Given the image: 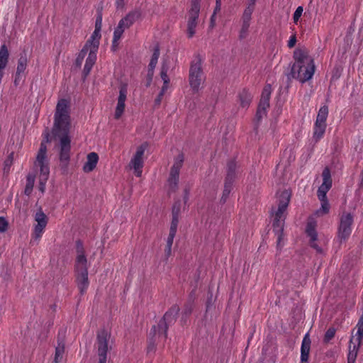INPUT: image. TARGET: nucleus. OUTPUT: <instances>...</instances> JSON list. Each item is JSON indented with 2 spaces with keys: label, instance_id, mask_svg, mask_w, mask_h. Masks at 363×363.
I'll return each mask as SVG.
<instances>
[{
  "label": "nucleus",
  "instance_id": "obj_1",
  "mask_svg": "<svg viewBox=\"0 0 363 363\" xmlns=\"http://www.w3.org/2000/svg\"><path fill=\"white\" fill-rule=\"evenodd\" d=\"M70 101L66 99H59L54 114L53 133L60 138V160L67 165L70 160L71 140Z\"/></svg>",
  "mask_w": 363,
  "mask_h": 363
},
{
  "label": "nucleus",
  "instance_id": "obj_2",
  "mask_svg": "<svg viewBox=\"0 0 363 363\" xmlns=\"http://www.w3.org/2000/svg\"><path fill=\"white\" fill-rule=\"evenodd\" d=\"M293 59L294 62L291 67L289 76L301 83L310 80L314 74L315 65L307 49L296 48L294 51Z\"/></svg>",
  "mask_w": 363,
  "mask_h": 363
},
{
  "label": "nucleus",
  "instance_id": "obj_3",
  "mask_svg": "<svg viewBox=\"0 0 363 363\" xmlns=\"http://www.w3.org/2000/svg\"><path fill=\"white\" fill-rule=\"evenodd\" d=\"M291 194L289 191L284 190L279 194L278 208L275 211L273 220V230L277 236V247L281 246L284 221L286 218L285 211L289 206Z\"/></svg>",
  "mask_w": 363,
  "mask_h": 363
},
{
  "label": "nucleus",
  "instance_id": "obj_4",
  "mask_svg": "<svg viewBox=\"0 0 363 363\" xmlns=\"http://www.w3.org/2000/svg\"><path fill=\"white\" fill-rule=\"evenodd\" d=\"M75 272L78 288L80 293L84 294L86 291L89 282L88 279L87 259L84 253L83 245L80 241L77 242Z\"/></svg>",
  "mask_w": 363,
  "mask_h": 363
},
{
  "label": "nucleus",
  "instance_id": "obj_5",
  "mask_svg": "<svg viewBox=\"0 0 363 363\" xmlns=\"http://www.w3.org/2000/svg\"><path fill=\"white\" fill-rule=\"evenodd\" d=\"M34 165L37 169H39V189L43 193L50 174L49 161L47 157V146L45 142L40 143Z\"/></svg>",
  "mask_w": 363,
  "mask_h": 363
},
{
  "label": "nucleus",
  "instance_id": "obj_6",
  "mask_svg": "<svg viewBox=\"0 0 363 363\" xmlns=\"http://www.w3.org/2000/svg\"><path fill=\"white\" fill-rule=\"evenodd\" d=\"M101 38V30L99 28L95 29L91 34L90 38L86 41L84 45L89 48L90 54L86 57L84 65L83 74L86 77L90 73L94 65L96 60V54L99 45V40Z\"/></svg>",
  "mask_w": 363,
  "mask_h": 363
},
{
  "label": "nucleus",
  "instance_id": "obj_7",
  "mask_svg": "<svg viewBox=\"0 0 363 363\" xmlns=\"http://www.w3.org/2000/svg\"><path fill=\"white\" fill-rule=\"evenodd\" d=\"M178 311L179 308L177 306L167 311L158 325L152 327L150 335L153 334L155 337L158 336V338L165 340L167 336L168 325L176 320Z\"/></svg>",
  "mask_w": 363,
  "mask_h": 363
},
{
  "label": "nucleus",
  "instance_id": "obj_8",
  "mask_svg": "<svg viewBox=\"0 0 363 363\" xmlns=\"http://www.w3.org/2000/svg\"><path fill=\"white\" fill-rule=\"evenodd\" d=\"M205 76L201 67V60L196 58L191 62L189 69V82L190 87L194 92H198L203 88Z\"/></svg>",
  "mask_w": 363,
  "mask_h": 363
},
{
  "label": "nucleus",
  "instance_id": "obj_9",
  "mask_svg": "<svg viewBox=\"0 0 363 363\" xmlns=\"http://www.w3.org/2000/svg\"><path fill=\"white\" fill-rule=\"evenodd\" d=\"M140 16V12L138 11H133L128 13L124 18H123L118 23L117 27L115 28L113 32L112 48L115 50L118 45V41L121 39L125 30L130 28L133 23Z\"/></svg>",
  "mask_w": 363,
  "mask_h": 363
},
{
  "label": "nucleus",
  "instance_id": "obj_10",
  "mask_svg": "<svg viewBox=\"0 0 363 363\" xmlns=\"http://www.w3.org/2000/svg\"><path fill=\"white\" fill-rule=\"evenodd\" d=\"M304 233L310 246L318 249V211H315L306 220Z\"/></svg>",
  "mask_w": 363,
  "mask_h": 363
},
{
  "label": "nucleus",
  "instance_id": "obj_11",
  "mask_svg": "<svg viewBox=\"0 0 363 363\" xmlns=\"http://www.w3.org/2000/svg\"><path fill=\"white\" fill-rule=\"evenodd\" d=\"M200 1L201 0H191L187 20V36L189 38H191L196 33L200 12Z\"/></svg>",
  "mask_w": 363,
  "mask_h": 363
},
{
  "label": "nucleus",
  "instance_id": "obj_12",
  "mask_svg": "<svg viewBox=\"0 0 363 363\" xmlns=\"http://www.w3.org/2000/svg\"><path fill=\"white\" fill-rule=\"evenodd\" d=\"M111 334L105 330H100L97 335V349L99 362L106 363L107 352L110 346Z\"/></svg>",
  "mask_w": 363,
  "mask_h": 363
},
{
  "label": "nucleus",
  "instance_id": "obj_13",
  "mask_svg": "<svg viewBox=\"0 0 363 363\" xmlns=\"http://www.w3.org/2000/svg\"><path fill=\"white\" fill-rule=\"evenodd\" d=\"M147 147V143H144L138 147L136 152L131 158L128 165L130 169H133L134 174L138 177H140L142 175V169L144 164L143 157Z\"/></svg>",
  "mask_w": 363,
  "mask_h": 363
},
{
  "label": "nucleus",
  "instance_id": "obj_14",
  "mask_svg": "<svg viewBox=\"0 0 363 363\" xmlns=\"http://www.w3.org/2000/svg\"><path fill=\"white\" fill-rule=\"evenodd\" d=\"M184 155H179L174 160L173 166L171 168L168 184L172 190H175L179 182V171L183 165Z\"/></svg>",
  "mask_w": 363,
  "mask_h": 363
},
{
  "label": "nucleus",
  "instance_id": "obj_15",
  "mask_svg": "<svg viewBox=\"0 0 363 363\" xmlns=\"http://www.w3.org/2000/svg\"><path fill=\"white\" fill-rule=\"evenodd\" d=\"M34 218L36 224L34 225L32 236L33 239L38 240L42 237L48 224V217L43 211L40 209L35 213Z\"/></svg>",
  "mask_w": 363,
  "mask_h": 363
},
{
  "label": "nucleus",
  "instance_id": "obj_16",
  "mask_svg": "<svg viewBox=\"0 0 363 363\" xmlns=\"http://www.w3.org/2000/svg\"><path fill=\"white\" fill-rule=\"evenodd\" d=\"M352 223L353 216L351 213L343 214L341 216L338 228V238L341 241L345 240L350 235Z\"/></svg>",
  "mask_w": 363,
  "mask_h": 363
},
{
  "label": "nucleus",
  "instance_id": "obj_17",
  "mask_svg": "<svg viewBox=\"0 0 363 363\" xmlns=\"http://www.w3.org/2000/svg\"><path fill=\"white\" fill-rule=\"evenodd\" d=\"M118 89V96L114 113V117L116 119L120 118L125 111V102L128 95V84L126 83L121 84Z\"/></svg>",
  "mask_w": 363,
  "mask_h": 363
},
{
  "label": "nucleus",
  "instance_id": "obj_18",
  "mask_svg": "<svg viewBox=\"0 0 363 363\" xmlns=\"http://www.w3.org/2000/svg\"><path fill=\"white\" fill-rule=\"evenodd\" d=\"M271 89V85L267 84V86H264L262 91V96L256 114V116L259 120L261 119L263 116H266L267 114V109L269 106Z\"/></svg>",
  "mask_w": 363,
  "mask_h": 363
},
{
  "label": "nucleus",
  "instance_id": "obj_19",
  "mask_svg": "<svg viewBox=\"0 0 363 363\" xmlns=\"http://www.w3.org/2000/svg\"><path fill=\"white\" fill-rule=\"evenodd\" d=\"M254 9H255L252 8V6H247L244 10L242 16V24L240 31V38L241 39L245 38L247 35L248 29L250 25L251 17Z\"/></svg>",
  "mask_w": 363,
  "mask_h": 363
},
{
  "label": "nucleus",
  "instance_id": "obj_20",
  "mask_svg": "<svg viewBox=\"0 0 363 363\" xmlns=\"http://www.w3.org/2000/svg\"><path fill=\"white\" fill-rule=\"evenodd\" d=\"M236 164L234 161H230L228 164V173L225 183L223 199L227 197L230 194L233 179L235 177Z\"/></svg>",
  "mask_w": 363,
  "mask_h": 363
},
{
  "label": "nucleus",
  "instance_id": "obj_21",
  "mask_svg": "<svg viewBox=\"0 0 363 363\" xmlns=\"http://www.w3.org/2000/svg\"><path fill=\"white\" fill-rule=\"evenodd\" d=\"M323 182L319 186V194L327 193L332 187L333 180L331 177L330 169L328 167H325L321 174Z\"/></svg>",
  "mask_w": 363,
  "mask_h": 363
},
{
  "label": "nucleus",
  "instance_id": "obj_22",
  "mask_svg": "<svg viewBox=\"0 0 363 363\" xmlns=\"http://www.w3.org/2000/svg\"><path fill=\"white\" fill-rule=\"evenodd\" d=\"M311 339L309 334L306 333L302 340L301 347V362L300 363H308V359L309 357V352L311 349Z\"/></svg>",
  "mask_w": 363,
  "mask_h": 363
},
{
  "label": "nucleus",
  "instance_id": "obj_23",
  "mask_svg": "<svg viewBox=\"0 0 363 363\" xmlns=\"http://www.w3.org/2000/svg\"><path fill=\"white\" fill-rule=\"evenodd\" d=\"M311 339L309 334L306 333L302 340L301 347V362L300 363H308V359L309 357V352L311 349Z\"/></svg>",
  "mask_w": 363,
  "mask_h": 363
},
{
  "label": "nucleus",
  "instance_id": "obj_24",
  "mask_svg": "<svg viewBox=\"0 0 363 363\" xmlns=\"http://www.w3.org/2000/svg\"><path fill=\"white\" fill-rule=\"evenodd\" d=\"M98 161L99 156L96 152H92L89 153L86 157V161L83 165V171L84 172H92L96 167Z\"/></svg>",
  "mask_w": 363,
  "mask_h": 363
},
{
  "label": "nucleus",
  "instance_id": "obj_25",
  "mask_svg": "<svg viewBox=\"0 0 363 363\" xmlns=\"http://www.w3.org/2000/svg\"><path fill=\"white\" fill-rule=\"evenodd\" d=\"M328 114V108L323 106L319 109V138L323 136L326 129V118Z\"/></svg>",
  "mask_w": 363,
  "mask_h": 363
},
{
  "label": "nucleus",
  "instance_id": "obj_26",
  "mask_svg": "<svg viewBox=\"0 0 363 363\" xmlns=\"http://www.w3.org/2000/svg\"><path fill=\"white\" fill-rule=\"evenodd\" d=\"M160 57V48L158 45H156L154 48L152 55L151 57V60L149 64L148 69V76L150 77V80H152V77L153 75L154 69L157 64L158 58Z\"/></svg>",
  "mask_w": 363,
  "mask_h": 363
},
{
  "label": "nucleus",
  "instance_id": "obj_27",
  "mask_svg": "<svg viewBox=\"0 0 363 363\" xmlns=\"http://www.w3.org/2000/svg\"><path fill=\"white\" fill-rule=\"evenodd\" d=\"M319 200L321 204L319 208V216L328 214L330 212V205L327 197V193L319 194Z\"/></svg>",
  "mask_w": 363,
  "mask_h": 363
},
{
  "label": "nucleus",
  "instance_id": "obj_28",
  "mask_svg": "<svg viewBox=\"0 0 363 363\" xmlns=\"http://www.w3.org/2000/svg\"><path fill=\"white\" fill-rule=\"evenodd\" d=\"M28 65V58L26 54L21 55L18 60L16 75L21 76L24 74Z\"/></svg>",
  "mask_w": 363,
  "mask_h": 363
},
{
  "label": "nucleus",
  "instance_id": "obj_29",
  "mask_svg": "<svg viewBox=\"0 0 363 363\" xmlns=\"http://www.w3.org/2000/svg\"><path fill=\"white\" fill-rule=\"evenodd\" d=\"M65 352V343L64 340H59L57 345L55 347V354L54 361L55 363H59L62 361L63 354Z\"/></svg>",
  "mask_w": 363,
  "mask_h": 363
},
{
  "label": "nucleus",
  "instance_id": "obj_30",
  "mask_svg": "<svg viewBox=\"0 0 363 363\" xmlns=\"http://www.w3.org/2000/svg\"><path fill=\"white\" fill-rule=\"evenodd\" d=\"M179 211V206L177 207L176 205H174L173 208H172L173 217H172V223H171V226H170V229H169V232H171V233H177V225H178V222H179L178 221Z\"/></svg>",
  "mask_w": 363,
  "mask_h": 363
},
{
  "label": "nucleus",
  "instance_id": "obj_31",
  "mask_svg": "<svg viewBox=\"0 0 363 363\" xmlns=\"http://www.w3.org/2000/svg\"><path fill=\"white\" fill-rule=\"evenodd\" d=\"M87 53H88V55L90 54V49H89V48L84 45L83 47V48L81 50V51L79 52V54L76 58V60H75V65L77 67H81L83 60Z\"/></svg>",
  "mask_w": 363,
  "mask_h": 363
},
{
  "label": "nucleus",
  "instance_id": "obj_32",
  "mask_svg": "<svg viewBox=\"0 0 363 363\" xmlns=\"http://www.w3.org/2000/svg\"><path fill=\"white\" fill-rule=\"evenodd\" d=\"M357 331L356 333L357 337L355 340L359 341V345H361L362 340L363 339V311L357 324Z\"/></svg>",
  "mask_w": 363,
  "mask_h": 363
},
{
  "label": "nucleus",
  "instance_id": "obj_33",
  "mask_svg": "<svg viewBox=\"0 0 363 363\" xmlns=\"http://www.w3.org/2000/svg\"><path fill=\"white\" fill-rule=\"evenodd\" d=\"M357 344H354L353 347H352L351 345H350L349 348V353L347 356V359L351 361H356L358 350L361 345H359V341H356Z\"/></svg>",
  "mask_w": 363,
  "mask_h": 363
},
{
  "label": "nucleus",
  "instance_id": "obj_34",
  "mask_svg": "<svg viewBox=\"0 0 363 363\" xmlns=\"http://www.w3.org/2000/svg\"><path fill=\"white\" fill-rule=\"evenodd\" d=\"M239 97L240 104L242 107H247L250 104L252 99L250 94L245 90L240 94Z\"/></svg>",
  "mask_w": 363,
  "mask_h": 363
},
{
  "label": "nucleus",
  "instance_id": "obj_35",
  "mask_svg": "<svg viewBox=\"0 0 363 363\" xmlns=\"http://www.w3.org/2000/svg\"><path fill=\"white\" fill-rule=\"evenodd\" d=\"M35 182V176L33 174H28L27 177L26 186L25 188V194L30 195L32 192Z\"/></svg>",
  "mask_w": 363,
  "mask_h": 363
},
{
  "label": "nucleus",
  "instance_id": "obj_36",
  "mask_svg": "<svg viewBox=\"0 0 363 363\" xmlns=\"http://www.w3.org/2000/svg\"><path fill=\"white\" fill-rule=\"evenodd\" d=\"M336 330L334 328H330L325 333L323 341L325 343L330 342L331 339H333L335 335Z\"/></svg>",
  "mask_w": 363,
  "mask_h": 363
},
{
  "label": "nucleus",
  "instance_id": "obj_37",
  "mask_svg": "<svg viewBox=\"0 0 363 363\" xmlns=\"http://www.w3.org/2000/svg\"><path fill=\"white\" fill-rule=\"evenodd\" d=\"M168 67L165 65H162L161 68L160 76L164 84L169 82V78L167 75Z\"/></svg>",
  "mask_w": 363,
  "mask_h": 363
},
{
  "label": "nucleus",
  "instance_id": "obj_38",
  "mask_svg": "<svg viewBox=\"0 0 363 363\" xmlns=\"http://www.w3.org/2000/svg\"><path fill=\"white\" fill-rule=\"evenodd\" d=\"M342 68L340 66H336L333 70L332 80H337L342 74Z\"/></svg>",
  "mask_w": 363,
  "mask_h": 363
},
{
  "label": "nucleus",
  "instance_id": "obj_39",
  "mask_svg": "<svg viewBox=\"0 0 363 363\" xmlns=\"http://www.w3.org/2000/svg\"><path fill=\"white\" fill-rule=\"evenodd\" d=\"M303 7L302 6H298L295 12L294 13V16H293V19H294V23H297L300 18V17L302 15V13H303Z\"/></svg>",
  "mask_w": 363,
  "mask_h": 363
},
{
  "label": "nucleus",
  "instance_id": "obj_40",
  "mask_svg": "<svg viewBox=\"0 0 363 363\" xmlns=\"http://www.w3.org/2000/svg\"><path fill=\"white\" fill-rule=\"evenodd\" d=\"M8 228V222L7 220L3 218L0 217V232L4 233Z\"/></svg>",
  "mask_w": 363,
  "mask_h": 363
},
{
  "label": "nucleus",
  "instance_id": "obj_41",
  "mask_svg": "<svg viewBox=\"0 0 363 363\" xmlns=\"http://www.w3.org/2000/svg\"><path fill=\"white\" fill-rule=\"evenodd\" d=\"M296 43V35H293L290 37L289 41H288V47L289 48H292L294 47Z\"/></svg>",
  "mask_w": 363,
  "mask_h": 363
},
{
  "label": "nucleus",
  "instance_id": "obj_42",
  "mask_svg": "<svg viewBox=\"0 0 363 363\" xmlns=\"http://www.w3.org/2000/svg\"><path fill=\"white\" fill-rule=\"evenodd\" d=\"M175 235H176V233L169 232L167 240V245L172 246Z\"/></svg>",
  "mask_w": 363,
  "mask_h": 363
},
{
  "label": "nucleus",
  "instance_id": "obj_43",
  "mask_svg": "<svg viewBox=\"0 0 363 363\" xmlns=\"http://www.w3.org/2000/svg\"><path fill=\"white\" fill-rule=\"evenodd\" d=\"M221 9V0H216V6L214 8L213 12L217 13L220 11Z\"/></svg>",
  "mask_w": 363,
  "mask_h": 363
},
{
  "label": "nucleus",
  "instance_id": "obj_44",
  "mask_svg": "<svg viewBox=\"0 0 363 363\" xmlns=\"http://www.w3.org/2000/svg\"><path fill=\"white\" fill-rule=\"evenodd\" d=\"M101 23H102V18H101V16H99L96 20L95 29L99 28V30H101Z\"/></svg>",
  "mask_w": 363,
  "mask_h": 363
},
{
  "label": "nucleus",
  "instance_id": "obj_45",
  "mask_svg": "<svg viewBox=\"0 0 363 363\" xmlns=\"http://www.w3.org/2000/svg\"><path fill=\"white\" fill-rule=\"evenodd\" d=\"M169 82H167V84L163 83L161 91L160 92V95L164 96V93L167 91V90L169 89Z\"/></svg>",
  "mask_w": 363,
  "mask_h": 363
},
{
  "label": "nucleus",
  "instance_id": "obj_46",
  "mask_svg": "<svg viewBox=\"0 0 363 363\" xmlns=\"http://www.w3.org/2000/svg\"><path fill=\"white\" fill-rule=\"evenodd\" d=\"M217 13H215L214 12L213 13V14L211 15V18H210V27L212 28L215 26L216 25V16Z\"/></svg>",
  "mask_w": 363,
  "mask_h": 363
},
{
  "label": "nucleus",
  "instance_id": "obj_47",
  "mask_svg": "<svg viewBox=\"0 0 363 363\" xmlns=\"http://www.w3.org/2000/svg\"><path fill=\"white\" fill-rule=\"evenodd\" d=\"M317 133H318V116L316 117L315 120L314 121V133H313L314 138H315Z\"/></svg>",
  "mask_w": 363,
  "mask_h": 363
},
{
  "label": "nucleus",
  "instance_id": "obj_48",
  "mask_svg": "<svg viewBox=\"0 0 363 363\" xmlns=\"http://www.w3.org/2000/svg\"><path fill=\"white\" fill-rule=\"evenodd\" d=\"M164 251H165V254H166L167 257H169L171 255V252H172V246L166 245Z\"/></svg>",
  "mask_w": 363,
  "mask_h": 363
},
{
  "label": "nucleus",
  "instance_id": "obj_49",
  "mask_svg": "<svg viewBox=\"0 0 363 363\" xmlns=\"http://www.w3.org/2000/svg\"><path fill=\"white\" fill-rule=\"evenodd\" d=\"M116 4L118 9L123 8L124 6V1L123 0H116Z\"/></svg>",
  "mask_w": 363,
  "mask_h": 363
},
{
  "label": "nucleus",
  "instance_id": "obj_50",
  "mask_svg": "<svg viewBox=\"0 0 363 363\" xmlns=\"http://www.w3.org/2000/svg\"><path fill=\"white\" fill-rule=\"evenodd\" d=\"M22 76H23V75H21V76H17V75L16 74V76H15V79H14V84H15V85H18V84H19V82H20V81L21 80V79H22Z\"/></svg>",
  "mask_w": 363,
  "mask_h": 363
},
{
  "label": "nucleus",
  "instance_id": "obj_51",
  "mask_svg": "<svg viewBox=\"0 0 363 363\" xmlns=\"http://www.w3.org/2000/svg\"><path fill=\"white\" fill-rule=\"evenodd\" d=\"M162 96H161V95H160V93H159V95H158V96L156 98L155 101V104H156L157 105L160 104L161 101H162Z\"/></svg>",
  "mask_w": 363,
  "mask_h": 363
},
{
  "label": "nucleus",
  "instance_id": "obj_52",
  "mask_svg": "<svg viewBox=\"0 0 363 363\" xmlns=\"http://www.w3.org/2000/svg\"><path fill=\"white\" fill-rule=\"evenodd\" d=\"M13 153H11V155H9V159L5 162V164L6 165H9L11 162V160H12V158H13Z\"/></svg>",
  "mask_w": 363,
  "mask_h": 363
},
{
  "label": "nucleus",
  "instance_id": "obj_53",
  "mask_svg": "<svg viewBox=\"0 0 363 363\" xmlns=\"http://www.w3.org/2000/svg\"><path fill=\"white\" fill-rule=\"evenodd\" d=\"M256 0H250V2L247 5V6H252V8L255 9V4Z\"/></svg>",
  "mask_w": 363,
  "mask_h": 363
},
{
  "label": "nucleus",
  "instance_id": "obj_54",
  "mask_svg": "<svg viewBox=\"0 0 363 363\" xmlns=\"http://www.w3.org/2000/svg\"><path fill=\"white\" fill-rule=\"evenodd\" d=\"M360 187H363V169L360 174V182H359Z\"/></svg>",
  "mask_w": 363,
  "mask_h": 363
},
{
  "label": "nucleus",
  "instance_id": "obj_55",
  "mask_svg": "<svg viewBox=\"0 0 363 363\" xmlns=\"http://www.w3.org/2000/svg\"><path fill=\"white\" fill-rule=\"evenodd\" d=\"M188 196H189V191L185 190L184 200H186L188 199Z\"/></svg>",
  "mask_w": 363,
  "mask_h": 363
},
{
  "label": "nucleus",
  "instance_id": "obj_56",
  "mask_svg": "<svg viewBox=\"0 0 363 363\" xmlns=\"http://www.w3.org/2000/svg\"><path fill=\"white\" fill-rule=\"evenodd\" d=\"M347 363H355V362H354V361H351V360H348V359H347Z\"/></svg>",
  "mask_w": 363,
  "mask_h": 363
},
{
  "label": "nucleus",
  "instance_id": "obj_57",
  "mask_svg": "<svg viewBox=\"0 0 363 363\" xmlns=\"http://www.w3.org/2000/svg\"><path fill=\"white\" fill-rule=\"evenodd\" d=\"M319 254L322 253V250L319 248L318 250Z\"/></svg>",
  "mask_w": 363,
  "mask_h": 363
},
{
  "label": "nucleus",
  "instance_id": "obj_58",
  "mask_svg": "<svg viewBox=\"0 0 363 363\" xmlns=\"http://www.w3.org/2000/svg\"><path fill=\"white\" fill-rule=\"evenodd\" d=\"M353 337L350 340V343L352 342Z\"/></svg>",
  "mask_w": 363,
  "mask_h": 363
}]
</instances>
